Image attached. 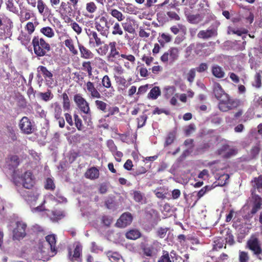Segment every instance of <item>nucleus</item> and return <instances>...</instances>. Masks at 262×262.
<instances>
[{
	"label": "nucleus",
	"instance_id": "bf43d9fd",
	"mask_svg": "<svg viewBox=\"0 0 262 262\" xmlns=\"http://www.w3.org/2000/svg\"><path fill=\"white\" fill-rule=\"evenodd\" d=\"M210 189H211V188L209 185H206V186L202 188L197 193V200L201 199V197H203L204 194L209 191Z\"/></svg>",
	"mask_w": 262,
	"mask_h": 262
},
{
	"label": "nucleus",
	"instance_id": "4468645a",
	"mask_svg": "<svg viewBox=\"0 0 262 262\" xmlns=\"http://www.w3.org/2000/svg\"><path fill=\"white\" fill-rule=\"evenodd\" d=\"M218 34V27L217 26H212L210 27L207 30H200L197 34L198 37L207 39L210 37H214Z\"/></svg>",
	"mask_w": 262,
	"mask_h": 262
},
{
	"label": "nucleus",
	"instance_id": "dca6fc26",
	"mask_svg": "<svg viewBox=\"0 0 262 262\" xmlns=\"http://www.w3.org/2000/svg\"><path fill=\"white\" fill-rule=\"evenodd\" d=\"M21 180L23 181V185L24 188H33L35 183V180L33 175L32 172L31 171H26L21 176Z\"/></svg>",
	"mask_w": 262,
	"mask_h": 262
},
{
	"label": "nucleus",
	"instance_id": "603ef678",
	"mask_svg": "<svg viewBox=\"0 0 262 262\" xmlns=\"http://www.w3.org/2000/svg\"><path fill=\"white\" fill-rule=\"evenodd\" d=\"M63 99V107L64 110H69L70 108V100L66 92H63L62 94Z\"/></svg>",
	"mask_w": 262,
	"mask_h": 262
},
{
	"label": "nucleus",
	"instance_id": "a19ab883",
	"mask_svg": "<svg viewBox=\"0 0 262 262\" xmlns=\"http://www.w3.org/2000/svg\"><path fill=\"white\" fill-rule=\"evenodd\" d=\"M51 106L53 108V115L55 119L58 121V117L60 114H62V108L58 102H54L52 103Z\"/></svg>",
	"mask_w": 262,
	"mask_h": 262
},
{
	"label": "nucleus",
	"instance_id": "393cba45",
	"mask_svg": "<svg viewBox=\"0 0 262 262\" xmlns=\"http://www.w3.org/2000/svg\"><path fill=\"white\" fill-rule=\"evenodd\" d=\"M120 58V64L124 63V64H134L136 63V58L135 56H134V55H132V54H127V53L121 54Z\"/></svg>",
	"mask_w": 262,
	"mask_h": 262
},
{
	"label": "nucleus",
	"instance_id": "f704fd0d",
	"mask_svg": "<svg viewBox=\"0 0 262 262\" xmlns=\"http://www.w3.org/2000/svg\"><path fill=\"white\" fill-rule=\"evenodd\" d=\"M107 256L108 257L110 260L113 262H122L123 259L117 252H112L108 251L106 253Z\"/></svg>",
	"mask_w": 262,
	"mask_h": 262
},
{
	"label": "nucleus",
	"instance_id": "f257e3e1",
	"mask_svg": "<svg viewBox=\"0 0 262 262\" xmlns=\"http://www.w3.org/2000/svg\"><path fill=\"white\" fill-rule=\"evenodd\" d=\"M56 242V236L54 234L47 235L45 241L39 242L37 251L40 253L41 258L53 256L57 253Z\"/></svg>",
	"mask_w": 262,
	"mask_h": 262
},
{
	"label": "nucleus",
	"instance_id": "58836bf2",
	"mask_svg": "<svg viewBox=\"0 0 262 262\" xmlns=\"http://www.w3.org/2000/svg\"><path fill=\"white\" fill-rule=\"evenodd\" d=\"M66 21L67 23H70V26L73 29V30H74L77 34L79 35V34H81L82 29L81 27L79 26L78 23H77V22H75V21H74L73 19L71 18V17H67Z\"/></svg>",
	"mask_w": 262,
	"mask_h": 262
},
{
	"label": "nucleus",
	"instance_id": "4d7b16f0",
	"mask_svg": "<svg viewBox=\"0 0 262 262\" xmlns=\"http://www.w3.org/2000/svg\"><path fill=\"white\" fill-rule=\"evenodd\" d=\"M74 119L75 120V124L77 128L79 130H81V129H82L83 128L82 120H81V119H80V118H79L77 114H74Z\"/></svg>",
	"mask_w": 262,
	"mask_h": 262
},
{
	"label": "nucleus",
	"instance_id": "7ed1b4c3",
	"mask_svg": "<svg viewBox=\"0 0 262 262\" xmlns=\"http://www.w3.org/2000/svg\"><path fill=\"white\" fill-rule=\"evenodd\" d=\"M32 43L35 54L37 56H44L51 50V46L39 36H34Z\"/></svg>",
	"mask_w": 262,
	"mask_h": 262
},
{
	"label": "nucleus",
	"instance_id": "412c9836",
	"mask_svg": "<svg viewBox=\"0 0 262 262\" xmlns=\"http://www.w3.org/2000/svg\"><path fill=\"white\" fill-rule=\"evenodd\" d=\"M207 45L205 42H198L196 45H191L188 46L187 49L190 50H193L194 53L199 55H203L204 53H206V47Z\"/></svg>",
	"mask_w": 262,
	"mask_h": 262
},
{
	"label": "nucleus",
	"instance_id": "4be33fe9",
	"mask_svg": "<svg viewBox=\"0 0 262 262\" xmlns=\"http://www.w3.org/2000/svg\"><path fill=\"white\" fill-rule=\"evenodd\" d=\"M85 86L87 91L92 98H101V95L99 91H98L97 89L95 88V86L93 82H91V81H88V82H87L85 84Z\"/></svg>",
	"mask_w": 262,
	"mask_h": 262
},
{
	"label": "nucleus",
	"instance_id": "6ab92c4d",
	"mask_svg": "<svg viewBox=\"0 0 262 262\" xmlns=\"http://www.w3.org/2000/svg\"><path fill=\"white\" fill-rule=\"evenodd\" d=\"M253 205L251 210V214H255L257 211L262 208V199L256 193H252Z\"/></svg>",
	"mask_w": 262,
	"mask_h": 262
},
{
	"label": "nucleus",
	"instance_id": "a18cd8bd",
	"mask_svg": "<svg viewBox=\"0 0 262 262\" xmlns=\"http://www.w3.org/2000/svg\"><path fill=\"white\" fill-rule=\"evenodd\" d=\"M4 2L8 10L14 13L17 12L18 9L15 6L13 0H4Z\"/></svg>",
	"mask_w": 262,
	"mask_h": 262
},
{
	"label": "nucleus",
	"instance_id": "20e7f679",
	"mask_svg": "<svg viewBox=\"0 0 262 262\" xmlns=\"http://www.w3.org/2000/svg\"><path fill=\"white\" fill-rule=\"evenodd\" d=\"M242 102L237 98H232L226 92L224 93V98L220 103V110L222 112H228L230 110L236 109L241 106Z\"/></svg>",
	"mask_w": 262,
	"mask_h": 262
},
{
	"label": "nucleus",
	"instance_id": "774afa93",
	"mask_svg": "<svg viewBox=\"0 0 262 262\" xmlns=\"http://www.w3.org/2000/svg\"><path fill=\"white\" fill-rule=\"evenodd\" d=\"M167 231H168L167 227H160L157 230V234L161 238H163L167 234Z\"/></svg>",
	"mask_w": 262,
	"mask_h": 262
},
{
	"label": "nucleus",
	"instance_id": "0eeeda50",
	"mask_svg": "<svg viewBox=\"0 0 262 262\" xmlns=\"http://www.w3.org/2000/svg\"><path fill=\"white\" fill-rule=\"evenodd\" d=\"M13 23L11 19L7 16H3L1 18V39L7 38L12 35Z\"/></svg>",
	"mask_w": 262,
	"mask_h": 262
},
{
	"label": "nucleus",
	"instance_id": "2eb2a0df",
	"mask_svg": "<svg viewBox=\"0 0 262 262\" xmlns=\"http://www.w3.org/2000/svg\"><path fill=\"white\" fill-rule=\"evenodd\" d=\"M133 216L129 211L124 212L120 216L116 223V226L117 227H126L127 225H129L133 222Z\"/></svg>",
	"mask_w": 262,
	"mask_h": 262
},
{
	"label": "nucleus",
	"instance_id": "f8f14e48",
	"mask_svg": "<svg viewBox=\"0 0 262 262\" xmlns=\"http://www.w3.org/2000/svg\"><path fill=\"white\" fill-rule=\"evenodd\" d=\"M109 48L110 49V54L108 56L109 60L115 62L117 64H120L121 54L117 48L116 41H110Z\"/></svg>",
	"mask_w": 262,
	"mask_h": 262
},
{
	"label": "nucleus",
	"instance_id": "2f4dec72",
	"mask_svg": "<svg viewBox=\"0 0 262 262\" xmlns=\"http://www.w3.org/2000/svg\"><path fill=\"white\" fill-rule=\"evenodd\" d=\"M115 78L118 84L119 89L124 90L126 87L128 86L129 84L124 77H122L120 75H115Z\"/></svg>",
	"mask_w": 262,
	"mask_h": 262
},
{
	"label": "nucleus",
	"instance_id": "052dcab7",
	"mask_svg": "<svg viewBox=\"0 0 262 262\" xmlns=\"http://www.w3.org/2000/svg\"><path fill=\"white\" fill-rule=\"evenodd\" d=\"M52 92L50 90H48L46 92H40L39 95L40 97L45 101H48L49 99L52 98Z\"/></svg>",
	"mask_w": 262,
	"mask_h": 262
},
{
	"label": "nucleus",
	"instance_id": "680f3d73",
	"mask_svg": "<svg viewBox=\"0 0 262 262\" xmlns=\"http://www.w3.org/2000/svg\"><path fill=\"white\" fill-rule=\"evenodd\" d=\"M102 84L103 86L106 87V88H113V86H112L111 80L110 79L109 76L108 75H104L102 79Z\"/></svg>",
	"mask_w": 262,
	"mask_h": 262
},
{
	"label": "nucleus",
	"instance_id": "338daca9",
	"mask_svg": "<svg viewBox=\"0 0 262 262\" xmlns=\"http://www.w3.org/2000/svg\"><path fill=\"white\" fill-rule=\"evenodd\" d=\"M238 153V150L237 148H230L229 145V148L227 150V152L224 154V158H230L232 156H234V155H236Z\"/></svg>",
	"mask_w": 262,
	"mask_h": 262
},
{
	"label": "nucleus",
	"instance_id": "c85d7f7f",
	"mask_svg": "<svg viewBox=\"0 0 262 262\" xmlns=\"http://www.w3.org/2000/svg\"><path fill=\"white\" fill-rule=\"evenodd\" d=\"M185 16H186L187 19L190 24H199L203 18L200 13H196V14H192L190 12H186Z\"/></svg>",
	"mask_w": 262,
	"mask_h": 262
},
{
	"label": "nucleus",
	"instance_id": "c9c22d12",
	"mask_svg": "<svg viewBox=\"0 0 262 262\" xmlns=\"http://www.w3.org/2000/svg\"><path fill=\"white\" fill-rule=\"evenodd\" d=\"M7 162L12 168H16L20 164V160L18 155H10L8 158Z\"/></svg>",
	"mask_w": 262,
	"mask_h": 262
},
{
	"label": "nucleus",
	"instance_id": "f03ea898",
	"mask_svg": "<svg viewBox=\"0 0 262 262\" xmlns=\"http://www.w3.org/2000/svg\"><path fill=\"white\" fill-rule=\"evenodd\" d=\"M112 18L109 19V15L106 12L101 13L95 17L94 25L96 30L101 35L107 36L110 33V29L112 24H114Z\"/></svg>",
	"mask_w": 262,
	"mask_h": 262
},
{
	"label": "nucleus",
	"instance_id": "79ce46f5",
	"mask_svg": "<svg viewBox=\"0 0 262 262\" xmlns=\"http://www.w3.org/2000/svg\"><path fill=\"white\" fill-rule=\"evenodd\" d=\"M132 195L133 199L138 203H142L143 200L145 199L144 193H142L141 191L135 190L133 191Z\"/></svg>",
	"mask_w": 262,
	"mask_h": 262
},
{
	"label": "nucleus",
	"instance_id": "72a5a7b5",
	"mask_svg": "<svg viewBox=\"0 0 262 262\" xmlns=\"http://www.w3.org/2000/svg\"><path fill=\"white\" fill-rule=\"evenodd\" d=\"M78 47L81 53V57L83 58H92L94 54L91 52V50L88 49L85 46H83L81 43H78Z\"/></svg>",
	"mask_w": 262,
	"mask_h": 262
},
{
	"label": "nucleus",
	"instance_id": "13d9d810",
	"mask_svg": "<svg viewBox=\"0 0 262 262\" xmlns=\"http://www.w3.org/2000/svg\"><path fill=\"white\" fill-rule=\"evenodd\" d=\"M249 260V255L247 252L245 251H239V262H248Z\"/></svg>",
	"mask_w": 262,
	"mask_h": 262
},
{
	"label": "nucleus",
	"instance_id": "cd10ccee",
	"mask_svg": "<svg viewBox=\"0 0 262 262\" xmlns=\"http://www.w3.org/2000/svg\"><path fill=\"white\" fill-rule=\"evenodd\" d=\"M100 175V171L95 166L89 168L85 172V177L90 179H96Z\"/></svg>",
	"mask_w": 262,
	"mask_h": 262
},
{
	"label": "nucleus",
	"instance_id": "4c0bfd02",
	"mask_svg": "<svg viewBox=\"0 0 262 262\" xmlns=\"http://www.w3.org/2000/svg\"><path fill=\"white\" fill-rule=\"evenodd\" d=\"M141 233L138 229H130L125 233V236L128 239H137L140 237Z\"/></svg>",
	"mask_w": 262,
	"mask_h": 262
},
{
	"label": "nucleus",
	"instance_id": "473e14b6",
	"mask_svg": "<svg viewBox=\"0 0 262 262\" xmlns=\"http://www.w3.org/2000/svg\"><path fill=\"white\" fill-rule=\"evenodd\" d=\"M161 94V91L160 86H155L151 89L150 92L147 94V98L151 99H156Z\"/></svg>",
	"mask_w": 262,
	"mask_h": 262
},
{
	"label": "nucleus",
	"instance_id": "de8ad7c7",
	"mask_svg": "<svg viewBox=\"0 0 262 262\" xmlns=\"http://www.w3.org/2000/svg\"><path fill=\"white\" fill-rule=\"evenodd\" d=\"M157 262H172L170 259V253L169 254L168 251L163 250L162 255L159 257Z\"/></svg>",
	"mask_w": 262,
	"mask_h": 262
},
{
	"label": "nucleus",
	"instance_id": "bb28decb",
	"mask_svg": "<svg viewBox=\"0 0 262 262\" xmlns=\"http://www.w3.org/2000/svg\"><path fill=\"white\" fill-rule=\"evenodd\" d=\"M86 33L89 37L90 42L94 40L97 46H100V45L102 44L103 41L101 40V38L99 37L97 31L89 30L88 31H86Z\"/></svg>",
	"mask_w": 262,
	"mask_h": 262
},
{
	"label": "nucleus",
	"instance_id": "9b49d317",
	"mask_svg": "<svg viewBox=\"0 0 262 262\" xmlns=\"http://www.w3.org/2000/svg\"><path fill=\"white\" fill-rule=\"evenodd\" d=\"M82 252V246L77 243L74 245V249H68L69 258L71 261H81V255Z\"/></svg>",
	"mask_w": 262,
	"mask_h": 262
},
{
	"label": "nucleus",
	"instance_id": "6e6d98bb",
	"mask_svg": "<svg viewBox=\"0 0 262 262\" xmlns=\"http://www.w3.org/2000/svg\"><path fill=\"white\" fill-rule=\"evenodd\" d=\"M45 187L46 189H51V190L55 189L56 186L53 180L51 178L46 179Z\"/></svg>",
	"mask_w": 262,
	"mask_h": 262
},
{
	"label": "nucleus",
	"instance_id": "b1692460",
	"mask_svg": "<svg viewBox=\"0 0 262 262\" xmlns=\"http://www.w3.org/2000/svg\"><path fill=\"white\" fill-rule=\"evenodd\" d=\"M64 44L69 49L70 53H71L73 55H76V54H78V50L74 45V40L71 38V37L68 36L67 39L64 41Z\"/></svg>",
	"mask_w": 262,
	"mask_h": 262
},
{
	"label": "nucleus",
	"instance_id": "e2e57ef3",
	"mask_svg": "<svg viewBox=\"0 0 262 262\" xmlns=\"http://www.w3.org/2000/svg\"><path fill=\"white\" fill-rule=\"evenodd\" d=\"M25 29L27 31L28 34H29L31 37L32 34H33L34 31L35 30V27L33 22H28L25 26Z\"/></svg>",
	"mask_w": 262,
	"mask_h": 262
},
{
	"label": "nucleus",
	"instance_id": "423d86ee",
	"mask_svg": "<svg viewBox=\"0 0 262 262\" xmlns=\"http://www.w3.org/2000/svg\"><path fill=\"white\" fill-rule=\"evenodd\" d=\"M179 56V50L177 47H170L167 51L161 56L160 59L163 63L172 64Z\"/></svg>",
	"mask_w": 262,
	"mask_h": 262
},
{
	"label": "nucleus",
	"instance_id": "09e8293b",
	"mask_svg": "<svg viewBox=\"0 0 262 262\" xmlns=\"http://www.w3.org/2000/svg\"><path fill=\"white\" fill-rule=\"evenodd\" d=\"M141 248L143 253L146 256H151L153 253V248L151 246H149L148 245H141Z\"/></svg>",
	"mask_w": 262,
	"mask_h": 262
},
{
	"label": "nucleus",
	"instance_id": "69168bd1",
	"mask_svg": "<svg viewBox=\"0 0 262 262\" xmlns=\"http://www.w3.org/2000/svg\"><path fill=\"white\" fill-rule=\"evenodd\" d=\"M147 119V115H141L137 118L138 127H141L145 125Z\"/></svg>",
	"mask_w": 262,
	"mask_h": 262
},
{
	"label": "nucleus",
	"instance_id": "49530a36",
	"mask_svg": "<svg viewBox=\"0 0 262 262\" xmlns=\"http://www.w3.org/2000/svg\"><path fill=\"white\" fill-rule=\"evenodd\" d=\"M112 33L113 35H123V31L122 28H121L120 24H119V22H116L115 24H114Z\"/></svg>",
	"mask_w": 262,
	"mask_h": 262
},
{
	"label": "nucleus",
	"instance_id": "5701e85b",
	"mask_svg": "<svg viewBox=\"0 0 262 262\" xmlns=\"http://www.w3.org/2000/svg\"><path fill=\"white\" fill-rule=\"evenodd\" d=\"M85 9L88 13H85L84 15L89 18H94V13L97 11L98 7L94 1H89L85 4Z\"/></svg>",
	"mask_w": 262,
	"mask_h": 262
},
{
	"label": "nucleus",
	"instance_id": "aec40b11",
	"mask_svg": "<svg viewBox=\"0 0 262 262\" xmlns=\"http://www.w3.org/2000/svg\"><path fill=\"white\" fill-rule=\"evenodd\" d=\"M124 30L126 31L130 34H135L136 27L138 25L135 19H127L125 22L122 24Z\"/></svg>",
	"mask_w": 262,
	"mask_h": 262
},
{
	"label": "nucleus",
	"instance_id": "3c124183",
	"mask_svg": "<svg viewBox=\"0 0 262 262\" xmlns=\"http://www.w3.org/2000/svg\"><path fill=\"white\" fill-rule=\"evenodd\" d=\"M40 31L48 37H52L55 35V32L51 27H44L40 29Z\"/></svg>",
	"mask_w": 262,
	"mask_h": 262
},
{
	"label": "nucleus",
	"instance_id": "a211bd4d",
	"mask_svg": "<svg viewBox=\"0 0 262 262\" xmlns=\"http://www.w3.org/2000/svg\"><path fill=\"white\" fill-rule=\"evenodd\" d=\"M37 8L39 13L42 16L49 17L52 14V11L43 0L37 1Z\"/></svg>",
	"mask_w": 262,
	"mask_h": 262
},
{
	"label": "nucleus",
	"instance_id": "6e6552de",
	"mask_svg": "<svg viewBox=\"0 0 262 262\" xmlns=\"http://www.w3.org/2000/svg\"><path fill=\"white\" fill-rule=\"evenodd\" d=\"M248 248L252 250L256 255H259L262 253V248L259 238L256 235H252L248 240L247 243Z\"/></svg>",
	"mask_w": 262,
	"mask_h": 262
},
{
	"label": "nucleus",
	"instance_id": "5fc2aeb1",
	"mask_svg": "<svg viewBox=\"0 0 262 262\" xmlns=\"http://www.w3.org/2000/svg\"><path fill=\"white\" fill-rule=\"evenodd\" d=\"M95 102L97 109L100 110L104 113L106 112L107 105L106 102H103V101H100V100H96Z\"/></svg>",
	"mask_w": 262,
	"mask_h": 262
},
{
	"label": "nucleus",
	"instance_id": "ea45409f",
	"mask_svg": "<svg viewBox=\"0 0 262 262\" xmlns=\"http://www.w3.org/2000/svg\"><path fill=\"white\" fill-rule=\"evenodd\" d=\"M212 73L217 78H224L225 76V73L221 66H213Z\"/></svg>",
	"mask_w": 262,
	"mask_h": 262
},
{
	"label": "nucleus",
	"instance_id": "c756f323",
	"mask_svg": "<svg viewBox=\"0 0 262 262\" xmlns=\"http://www.w3.org/2000/svg\"><path fill=\"white\" fill-rule=\"evenodd\" d=\"M68 2L66 3L65 1H61L60 2V6L58 9V11L61 13H63L66 15H69V17L71 16V13L72 12V8L71 6H68Z\"/></svg>",
	"mask_w": 262,
	"mask_h": 262
},
{
	"label": "nucleus",
	"instance_id": "37998d69",
	"mask_svg": "<svg viewBox=\"0 0 262 262\" xmlns=\"http://www.w3.org/2000/svg\"><path fill=\"white\" fill-rule=\"evenodd\" d=\"M110 13L111 15H112L114 18H116L118 21H121V20H123L125 18L122 12H120V11H119V10H117V9H112Z\"/></svg>",
	"mask_w": 262,
	"mask_h": 262
},
{
	"label": "nucleus",
	"instance_id": "ddd939ff",
	"mask_svg": "<svg viewBox=\"0 0 262 262\" xmlns=\"http://www.w3.org/2000/svg\"><path fill=\"white\" fill-rule=\"evenodd\" d=\"M241 56H225V55H220L215 57V60L217 61L221 64H239L240 60L242 59Z\"/></svg>",
	"mask_w": 262,
	"mask_h": 262
},
{
	"label": "nucleus",
	"instance_id": "864d4df0",
	"mask_svg": "<svg viewBox=\"0 0 262 262\" xmlns=\"http://www.w3.org/2000/svg\"><path fill=\"white\" fill-rule=\"evenodd\" d=\"M38 71L41 72L45 78H49V79H52L53 74H52L51 72L49 71V70H48V69H47L45 66H40V67H38Z\"/></svg>",
	"mask_w": 262,
	"mask_h": 262
},
{
	"label": "nucleus",
	"instance_id": "a878e982",
	"mask_svg": "<svg viewBox=\"0 0 262 262\" xmlns=\"http://www.w3.org/2000/svg\"><path fill=\"white\" fill-rule=\"evenodd\" d=\"M221 233L223 234H225L226 241L228 244H230V245L234 244L235 240L230 228L226 227L221 231Z\"/></svg>",
	"mask_w": 262,
	"mask_h": 262
},
{
	"label": "nucleus",
	"instance_id": "f3484780",
	"mask_svg": "<svg viewBox=\"0 0 262 262\" xmlns=\"http://www.w3.org/2000/svg\"><path fill=\"white\" fill-rule=\"evenodd\" d=\"M213 93L215 97L219 101L218 103V108L220 110V103L222 100H223L225 96V91L220 83L214 82L213 83Z\"/></svg>",
	"mask_w": 262,
	"mask_h": 262
},
{
	"label": "nucleus",
	"instance_id": "8fccbe9b",
	"mask_svg": "<svg viewBox=\"0 0 262 262\" xmlns=\"http://www.w3.org/2000/svg\"><path fill=\"white\" fill-rule=\"evenodd\" d=\"M225 245V248H226L225 244L224 243V241L223 238H217L214 241V245H213L212 250H218L220 249H222L223 247Z\"/></svg>",
	"mask_w": 262,
	"mask_h": 262
},
{
	"label": "nucleus",
	"instance_id": "1a4fd4ad",
	"mask_svg": "<svg viewBox=\"0 0 262 262\" xmlns=\"http://www.w3.org/2000/svg\"><path fill=\"white\" fill-rule=\"evenodd\" d=\"M74 100L81 112L91 116V111L89 102L82 97L81 94H76L74 97Z\"/></svg>",
	"mask_w": 262,
	"mask_h": 262
},
{
	"label": "nucleus",
	"instance_id": "9d476101",
	"mask_svg": "<svg viewBox=\"0 0 262 262\" xmlns=\"http://www.w3.org/2000/svg\"><path fill=\"white\" fill-rule=\"evenodd\" d=\"M20 130L25 134H31L34 132V125L28 117H23L18 124Z\"/></svg>",
	"mask_w": 262,
	"mask_h": 262
},
{
	"label": "nucleus",
	"instance_id": "0e129e2a",
	"mask_svg": "<svg viewBox=\"0 0 262 262\" xmlns=\"http://www.w3.org/2000/svg\"><path fill=\"white\" fill-rule=\"evenodd\" d=\"M253 85L256 87H260L261 85V79L260 76V71H258L255 75V79Z\"/></svg>",
	"mask_w": 262,
	"mask_h": 262
},
{
	"label": "nucleus",
	"instance_id": "7c9ffc66",
	"mask_svg": "<svg viewBox=\"0 0 262 262\" xmlns=\"http://www.w3.org/2000/svg\"><path fill=\"white\" fill-rule=\"evenodd\" d=\"M18 39L19 40L23 45L27 46L31 42V37L30 36L28 32H24L21 31L20 34L18 35Z\"/></svg>",
	"mask_w": 262,
	"mask_h": 262
},
{
	"label": "nucleus",
	"instance_id": "c03bdc74",
	"mask_svg": "<svg viewBox=\"0 0 262 262\" xmlns=\"http://www.w3.org/2000/svg\"><path fill=\"white\" fill-rule=\"evenodd\" d=\"M6 134L10 138L12 141L17 140V136L16 135L15 131L12 126H6Z\"/></svg>",
	"mask_w": 262,
	"mask_h": 262
},
{
	"label": "nucleus",
	"instance_id": "e433bc0d",
	"mask_svg": "<svg viewBox=\"0 0 262 262\" xmlns=\"http://www.w3.org/2000/svg\"><path fill=\"white\" fill-rule=\"evenodd\" d=\"M176 136L177 131H175V130L169 132L165 138L164 146H167V145H169V144L173 143L174 140H176Z\"/></svg>",
	"mask_w": 262,
	"mask_h": 262
},
{
	"label": "nucleus",
	"instance_id": "39448f33",
	"mask_svg": "<svg viewBox=\"0 0 262 262\" xmlns=\"http://www.w3.org/2000/svg\"><path fill=\"white\" fill-rule=\"evenodd\" d=\"M27 225L24 221H16L13 227L12 239L13 240H21L27 235Z\"/></svg>",
	"mask_w": 262,
	"mask_h": 262
}]
</instances>
